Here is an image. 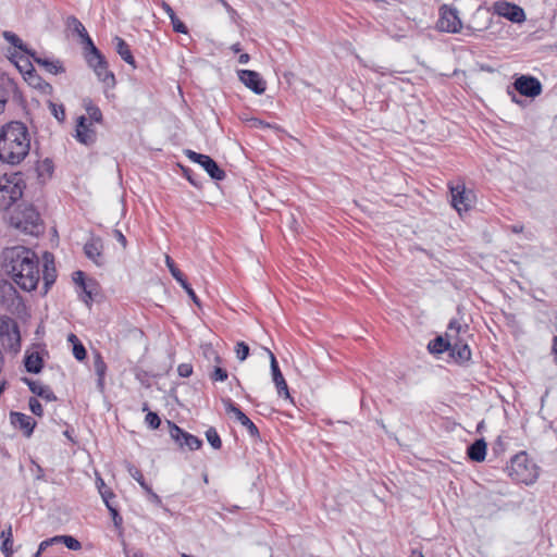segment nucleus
Returning <instances> with one entry per match:
<instances>
[{"instance_id": "nucleus-5", "label": "nucleus", "mask_w": 557, "mask_h": 557, "mask_svg": "<svg viewBox=\"0 0 557 557\" xmlns=\"http://www.w3.org/2000/svg\"><path fill=\"white\" fill-rule=\"evenodd\" d=\"M506 470L508 475L517 483H523L527 485L533 484L539 478V467L529 457L527 451H520L516 454Z\"/></svg>"}, {"instance_id": "nucleus-41", "label": "nucleus", "mask_w": 557, "mask_h": 557, "mask_svg": "<svg viewBox=\"0 0 557 557\" xmlns=\"http://www.w3.org/2000/svg\"><path fill=\"white\" fill-rule=\"evenodd\" d=\"M206 438L209 442V444L212 446V448L220 449L222 447V440H221L215 428L210 426L206 431Z\"/></svg>"}, {"instance_id": "nucleus-60", "label": "nucleus", "mask_w": 557, "mask_h": 557, "mask_svg": "<svg viewBox=\"0 0 557 557\" xmlns=\"http://www.w3.org/2000/svg\"><path fill=\"white\" fill-rule=\"evenodd\" d=\"M185 153H186L187 158H188L190 161H193V162H195V163H198V164L201 162V160H202V159H203V157L206 156V154L198 153V152L193 151V150H189V149H188V150H186V152H185Z\"/></svg>"}, {"instance_id": "nucleus-55", "label": "nucleus", "mask_w": 557, "mask_h": 557, "mask_svg": "<svg viewBox=\"0 0 557 557\" xmlns=\"http://www.w3.org/2000/svg\"><path fill=\"white\" fill-rule=\"evenodd\" d=\"M53 545H59L58 535L42 541L39 544V553L46 552L49 547H52Z\"/></svg>"}, {"instance_id": "nucleus-61", "label": "nucleus", "mask_w": 557, "mask_h": 557, "mask_svg": "<svg viewBox=\"0 0 557 557\" xmlns=\"http://www.w3.org/2000/svg\"><path fill=\"white\" fill-rule=\"evenodd\" d=\"M160 7L163 9V11L168 14L169 18L176 15L175 11L172 9V7L164 0L160 1Z\"/></svg>"}, {"instance_id": "nucleus-21", "label": "nucleus", "mask_w": 557, "mask_h": 557, "mask_svg": "<svg viewBox=\"0 0 557 557\" xmlns=\"http://www.w3.org/2000/svg\"><path fill=\"white\" fill-rule=\"evenodd\" d=\"M44 270H42V280H44V294H47L51 286L54 284L57 280V270L54 267V256L49 251H45L44 256Z\"/></svg>"}, {"instance_id": "nucleus-57", "label": "nucleus", "mask_w": 557, "mask_h": 557, "mask_svg": "<svg viewBox=\"0 0 557 557\" xmlns=\"http://www.w3.org/2000/svg\"><path fill=\"white\" fill-rule=\"evenodd\" d=\"M73 280L78 287L88 283V281L85 277V273L81 270L74 272Z\"/></svg>"}, {"instance_id": "nucleus-12", "label": "nucleus", "mask_w": 557, "mask_h": 557, "mask_svg": "<svg viewBox=\"0 0 557 557\" xmlns=\"http://www.w3.org/2000/svg\"><path fill=\"white\" fill-rule=\"evenodd\" d=\"M440 32L456 34L462 28L461 20L456 8L444 4L440 9V17L436 23Z\"/></svg>"}, {"instance_id": "nucleus-20", "label": "nucleus", "mask_w": 557, "mask_h": 557, "mask_svg": "<svg viewBox=\"0 0 557 557\" xmlns=\"http://www.w3.org/2000/svg\"><path fill=\"white\" fill-rule=\"evenodd\" d=\"M269 356H270V368H271V374L272 380L275 384V387L277 389V394L284 398H290V394L288 391V385L281 372V369L278 367V362L274 356V354L268 349Z\"/></svg>"}, {"instance_id": "nucleus-38", "label": "nucleus", "mask_w": 557, "mask_h": 557, "mask_svg": "<svg viewBox=\"0 0 557 557\" xmlns=\"http://www.w3.org/2000/svg\"><path fill=\"white\" fill-rule=\"evenodd\" d=\"M126 470L128 474L141 486L143 490L147 488L149 484L146 482L141 471L134 466L133 463L128 462L126 465Z\"/></svg>"}, {"instance_id": "nucleus-23", "label": "nucleus", "mask_w": 557, "mask_h": 557, "mask_svg": "<svg viewBox=\"0 0 557 557\" xmlns=\"http://www.w3.org/2000/svg\"><path fill=\"white\" fill-rule=\"evenodd\" d=\"M10 421L15 429L23 431L26 437L33 434L36 426V421L32 417L17 411H11Z\"/></svg>"}, {"instance_id": "nucleus-35", "label": "nucleus", "mask_w": 557, "mask_h": 557, "mask_svg": "<svg viewBox=\"0 0 557 557\" xmlns=\"http://www.w3.org/2000/svg\"><path fill=\"white\" fill-rule=\"evenodd\" d=\"M4 39L10 42L12 46L23 51L27 55L30 57V53H34L33 49H29L26 44L14 33L5 30L3 32Z\"/></svg>"}, {"instance_id": "nucleus-45", "label": "nucleus", "mask_w": 557, "mask_h": 557, "mask_svg": "<svg viewBox=\"0 0 557 557\" xmlns=\"http://www.w3.org/2000/svg\"><path fill=\"white\" fill-rule=\"evenodd\" d=\"M249 351V346L245 342H238L235 346L236 357L240 362L248 358Z\"/></svg>"}, {"instance_id": "nucleus-25", "label": "nucleus", "mask_w": 557, "mask_h": 557, "mask_svg": "<svg viewBox=\"0 0 557 557\" xmlns=\"http://www.w3.org/2000/svg\"><path fill=\"white\" fill-rule=\"evenodd\" d=\"M20 299L18 293L15 286L7 281H0V305L10 308L15 305V301Z\"/></svg>"}, {"instance_id": "nucleus-27", "label": "nucleus", "mask_w": 557, "mask_h": 557, "mask_svg": "<svg viewBox=\"0 0 557 557\" xmlns=\"http://www.w3.org/2000/svg\"><path fill=\"white\" fill-rule=\"evenodd\" d=\"M30 58L35 63H37L40 66H44L45 70L50 74L57 75L65 72V67L63 66L60 60H49L46 58H41L37 55L36 51H34V53H30Z\"/></svg>"}, {"instance_id": "nucleus-56", "label": "nucleus", "mask_w": 557, "mask_h": 557, "mask_svg": "<svg viewBox=\"0 0 557 557\" xmlns=\"http://www.w3.org/2000/svg\"><path fill=\"white\" fill-rule=\"evenodd\" d=\"M177 372L182 377H189L193 374V366L190 363H181L177 367Z\"/></svg>"}, {"instance_id": "nucleus-29", "label": "nucleus", "mask_w": 557, "mask_h": 557, "mask_svg": "<svg viewBox=\"0 0 557 557\" xmlns=\"http://www.w3.org/2000/svg\"><path fill=\"white\" fill-rule=\"evenodd\" d=\"M113 41L115 44V50H116L117 54L122 58V60L124 62H126L127 64H129L131 66H133V69H136L137 67L136 61L131 51L128 44L123 38H121L119 36H115Z\"/></svg>"}, {"instance_id": "nucleus-53", "label": "nucleus", "mask_w": 557, "mask_h": 557, "mask_svg": "<svg viewBox=\"0 0 557 557\" xmlns=\"http://www.w3.org/2000/svg\"><path fill=\"white\" fill-rule=\"evenodd\" d=\"M144 491L147 493L148 500L150 503L154 504L158 507H163L161 497L152 491L151 485L147 486V488H145Z\"/></svg>"}, {"instance_id": "nucleus-8", "label": "nucleus", "mask_w": 557, "mask_h": 557, "mask_svg": "<svg viewBox=\"0 0 557 557\" xmlns=\"http://www.w3.org/2000/svg\"><path fill=\"white\" fill-rule=\"evenodd\" d=\"M87 65L94 71L97 78L104 85L106 88H114L116 85L115 75L109 70V63L103 53L96 48L95 51L86 52L83 54Z\"/></svg>"}, {"instance_id": "nucleus-28", "label": "nucleus", "mask_w": 557, "mask_h": 557, "mask_svg": "<svg viewBox=\"0 0 557 557\" xmlns=\"http://www.w3.org/2000/svg\"><path fill=\"white\" fill-rule=\"evenodd\" d=\"M199 165H201L208 175L214 181H222L226 176L225 172L210 156L206 154Z\"/></svg>"}, {"instance_id": "nucleus-46", "label": "nucleus", "mask_w": 557, "mask_h": 557, "mask_svg": "<svg viewBox=\"0 0 557 557\" xmlns=\"http://www.w3.org/2000/svg\"><path fill=\"white\" fill-rule=\"evenodd\" d=\"M49 108L52 115L59 121L64 122L65 120V109L63 104H57L54 102H49Z\"/></svg>"}, {"instance_id": "nucleus-4", "label": "nucleus", "mask_w": 557, "mask_h": 557, "mask_svg": "<svg viewBox=\"0 0 557 557\" xmlns=\"http://www.w3.org/2000/svg\"><path fill=\"white\" fill-rule=\"evenodd\" d=\"M30 149L27 126L20 121H11L0 127V161L10 165L20 164Z\"/></svg>"}, {"instance_id": "nucleus-34", "label": "nucleus", "mask_w": 557, "mask_h": 557, "mask_svg": "<svg viewBox=\"0 0 557 557\" xmlns=\"http://www.w3.org/2000/svg\"><path fill=\"white\" fill-rule=\"evenodd\" d=\"M97 285L96 281L90 278L88 280V283L78 287V297L79 299L85 302L87 306H90L94 301V288Z\"/></svg>"}, {"instance_id": "nucleus-50", "label": "nucleus", "mask_w": 557, "mask_h": 557, "mask_svg": "<svg viewBox=\"0 0 557 557\" xmlns=\"http://www.w3.org/2000/svg\"><path fill=\"white\" fill-rule=\"evenodd\" d=\"M227 377H228L227 371L221 367H215L210 374V379L213 382H218V381L224 382L227 380Z\"/></svg>"}, {"instance_id": "nucleus-3", "label": "nucleus", "mask_w": 557, "mask_h": 557, "mask_svg": "<svg viewBox=\"0 0 557 557\" xmlns=\"http://www.w3.org/2000/svg\"><path fill=\"white\" fill-rule=\"evenodd\" d=\"M3 269L23 290L37 288L40 280L39 259L29 248L14 246L3 251Z\"/></svg>"}, {"instance_id": "nucleus-37", "label": "nucleus", "mask_w": 557, "mask_h": 557, "mask_svg": "<svg viewBox=\"0 0 557 557\" xmlns=\"http://www.w3.org/2000/svg\"><path fill=\"white\" fill-rule=\"evenodd\" d=\"M32 393L46 401H55L58 399L49 386H44L39 382H37V385Z\"/></svg>"}, {"instance_id": "nucleus-9", "label": "nucleus", "mask_w": 557, "mask_h": 557, "mask_svg": "<svg viewBox=\"0 0 557 557\" xmlns=\"http://www.w3.org/2000/svg\"><path fill=\"white\" fill-rule=\"evenodd\" d=\"M24 183L18 174L0 177V210H8L23 196Z\"/></svg>"}, {"instance_id": "nucleus-14", "label": "nucleus", "mask_w": 557, "mask_h": 557, "mask_svg": "<svg viewBox=\"0 0 557 557\" xmlns=\"http://www.w3.org/2000/svg\"><path fill=\"white\" fill-rule=\"evenodd\" d=\"M493 12L498 16L505 17L512 23H523L527 18L524 10L512 2L508 1H496L493 3Z\"/></svg>"}, {"instance_id": "nucleus-11", "label": "nucleus", "mask_w": 557, "mask_h": 557, "mask_svg": "<svg viewBox=\"0 0 557 557\" xmlns=\"http://www.w3.org/2000/svg\"><path fill=\"white\" fill-rule=\"evenodd\" d=\"M0 342L9 350L18 351L21 347V336L17 323L10 317L0 318Z\"/></svg>"}, {"instance_id": "nucleus-42", "label": "nucleus", "mask_w": 557, "mask_h": 557, "mask_svg": "<svg viewBox=\"0 0 557 557\" xmlns=\"http://www.w3.org/2000/svg\"><path fill=\"white\" fill-rule=\"evenodd\" d=\"M240 424L246 428L249 436L253 440V441H259L261 437H260V432H259V429L258 426L248 418L246 417L242 422Z\"/></svg>"}, {"instance_id": "nucleus-6", "label": "nucleus", "mask_w": 557, "mask_h": 557, "mask_svg": "<svg viewBox=\"0 0 557 557\" xmlns=\"http://www.w3.org/2000/svg\"><path fill=\"white\" fill-rule=\"evenodd\" d=\"M10 225L30 235L41 232L40 215L30 203H21L14 209L10 215Z\"/></svg>"}, {"instance_id": "nucleus-24", "label": "nucleus", "mask_w": 557, "mask_h": 557, "mask_svg": "<svg viewBox=\"0 0 557 557\" xmlns=\"http://www.w3.org/2000/svg\"><path fill=\"white\" fill-rule=\"evenodd\" d=\"M454 332L446 331L445 335H438L428 344V350L432 355H442L450 351Z\"/></svg>"}, {"instance_id": "nucleus-10", "label": "nucleus", "mask_w": 557, "mask_h": 557, "mask_svg": "<svg viewBox=\"0 0 557 557\" xmlns=\"http://www.w3.org/2000/svg\"><path fill=\"white\" fill-rule=\"evenodd\" d=\"M450 203L453 208L461 215L463 212L470 211L476 200V196L472 189H468L463 183L449 185Z\"/></svg>"}, {"instance_id": "nucleus-33", "label": "nucleus", "mask_w": 557, "mask_h": 557, "mask_svg": "<svg viewBox=\"0 0 557 557\" xmlns=\"http://www.w3.org/2000/svg\"><path fill=\"white\" fill-rule=\"evenodd\" d=\"M94 368H95V372L98 376L97 385L99 388L102 389L104 386V376H106V372H107V364L99 352H97L95 355Z\"/></svg>"}, {"instance_id": "nucleus-1", "label": "nucleus", "mask_w": 557, "mask_h": 557, "mask_svg": "<svg viewBox=\"0 0 557 557\" xmlns=\"http://www.w3.org/2000/svg\"><path fill=\"white\" fill-rule=\"evenodd\" d=\"M3 269L23 290L37 288L40 280L39 259L29 248L14 246L3 251Z\"/></svg>"}, {"instance_id": "nucleus-54", "label": "nucleus", "mask_w": 557, "mask_h": 557, "mask_svg": "<svg viewBox=\"0 0 557 557\" xmlns=\"http://www.w3.org/2000/svg\"><path fill=\"white\" fill-rule=\"evenodd\" d=\"M13 539L5 537L1 544V552L5 557H12L13 555Z\"/></svg>"}, {"instance_id": "nucleus-15", "label": "nucleus", "mask_w": 557, "mask_h": 557, "mask_svg": "<svg viewBox=\"0 0 557 557\" xmlns=\"http://www.w3.org/2000/svg\"><path fill=\"white\" fill-rule=\"evenodd\" d=\"M65 25L69 30H71L73 34H76L81 38L83 54L86 52L95 51L97 48L96 45L94 44L83 23L76 16H67L65 20Z\"/></svg>"}, {"instance_id": "nucleus-51", "label": "nucleus", "mask_w": 557, "mask_h": 557, "mask_svg": "<svg viewBox=\"0 0 557 557\" xmlns=\"http://www.w3.org/2000/svg\"><path fill=\"white\" fill-rule=\"evenodd\" d=\"M28 406L30 411L37 416L42 417L44 416V408L40 401L36 397H30L28 400Z\"/></svg>"}, {"instance_id": "nucleus-49", "label": "nucleus", "mask_w": 557, "mask_h": 557, "mask_svg": "<svg viewBox=\"0 0 557 557\" xmlns=\"http://www.w3.org/2000/svg\"><path fill=\"white\" fill-rule=\"evenodd\" d=\"M110 515L114 527L119 530L120 534L123 532V518L119 512L117 507H110Z\"/></svg>"}, {"instance_id": "nucleus-2", "label": "nucleus", "mask_w": 557, "mask_h": 557, "mask_svg": "<svg viewBox=\"0 0 557 557\" xmlns=\"http://www.w3.org/2000/svg\"><path fill=\"white\" fill-rule=\"evenodd\" d=\"M3 269L23 290L37 288L40 280L39 259L29 248L14 246L3 251Z\"/></svg>"}, {"instance_id": "nucleus-47", "label": "nucleus", "mask_w": 557, "mask_h": 557, "mask_svg": "<svg viewBox=\"0 0 557 557\" xmlns=\"http://www.w3.org/2000/svg\"><path fill=\"white\" fill-rule=\"evenodd\" d=\"M145 422L151 430H157L161 424V419L157 412L148 411L145 418Z\"/></svg>"}, {"instance_id": "nucleus-58", "label": "nucleus", "mask_w": 557, "mask_h": 557, "mask_svg": "<svg viewBox=\"0 0 557 557\" xmlns=\"http://www.w3.org/2000/svg\"><path fill=\"white\" fill-rule=\"evenodd\" d=\"M183 172H184V176L188 180V182L196 186V187H199L200 186V183L196 180L195 177V174H194V171L188 169V168H183Z\"/></svg>"}, {"instance_id": "nucleus-22", "label": "nucleus", "mask_w": 557, "mask_h": 557, "mask_svg": "<svg viewBox=\"0 0 557 557\" xmlns=\"http://www.w3.org/2000/svg\"><path fill=\"white\" fill-rule=\"evenodd\" d=\"M75 138L84 145H92L96 141V131L91 128V124L87 122L84 115L77 119Z\"/></svg>"}, {"instance_id": "nucleus-7", "label": "nucleus", "mask_w": 557, "mask_h": 557, "mask_svg": "<svg viewBox=\"0 0 557 557\" xmlns=\"http://www.w3.org/2000/svg\"><path fill=\"white\" fill-rule=\"evenodd\" d=\"M448 331L454 332L449 356L460 364L468 362L472 354L462 334L469 331V325L461 324L457 319H451L448 323Z\"/></svg>"}, {"instance_id": "nucleus-64", "label": "nucleus", "mask_w": 557, "mask_h": 557, "mask_svg": "<svg viewBox=\"0 0 557 557\" xmlns=\"http://www.w3.org/2000/svg\"><path fill=\"white\" fill-rule=\"evenodd\" d=\"M552 352L555 356V362L557 363V335L553 338Z\"/></svg>"}, {"instance_id": "nucleus-17", "label": "nucleus", "mask_w": 557, "mask_h": 557, "mask_svg": "<svg viewBox=\"0 0 557 557\" xmlns=\"http://www.w3.org/2000/svg\"><path fill=\"white\" fill-rule=\"evenodd\" d=\"M237 76L238 79L255 94H264L267 82L262 78L260 73L252 70H238Z\"/></svg>"}, {"instance_id": "nucleus-59", "label": "nucleus", "mask_w": 557, "mask_h": 557, "mask_svg": "<svg viewBox=\"0 0 557 557\" xmlns=\"http://www.w3.org/2000/svg\"><path fill=\"white\" fill-rule=\"evenodd\" d=\"M124 553H125L126 557H145L141 549L128 548L125 544H124Z\"/></svg>"}, {"instance_id": "nucleus-39", "label": "nucleus", "mask_w": 557, "mask_h": 557, "mask_svg": "<svg viewBox=\"0 0 557 557\" xmlns=\"http://www.w3.org/2000/svg\"><path fill=\"white\" fill-rule=\"evenodd\" d=\"M223 404L225 411L233 413L239 423L247 417L230 398L223 399Z\"/></svg>"}, {"instance_id": "nucleus-36", "label": "nucleus", "mask_w": 557, "mask_h": 557, "mask_svg": "<svg viewBox=\"0 0 557 557\" xmlns=\"http://www.w3.org/2000/svg\"><path fill=\"white\" fill-rule=\"evenodd\" d=\"M84 108L89 115V119L96 123H101L103 115L98 106H96L91 99L85 98L83 100Z\"/></svg>"}, {"instance_id": "nucleus-63", "label": "nucleus", "mask_w": 557, "mask_h": 557, "mask_svg": "<svg viewBox=\"0 0 557 557\" xmlns=\"http://www.w3.org/2000/svg\"><path fill=\"white\" fill-rule=\"evenodd\" d=\"M5 537L8 539H13V534H12V525L11 524H8L7 529H4L2 532H1V539L2 541L5 540Z\"/></svg>"}, {"instance_id": "nucleus-13", "label": "nucleus", "mask_w": 557, "mask_h": 557, "mask_svg": "<svg viewBox=\"0 0 557 557\" xmlns=\"http://www.w3.org/2000/svg\"><path fill=\"white\" fill-rule=\"evenodd\" d=\"M166 422L171 437L181 448L187 447L189 450H197L201 448L202 441L199 437L186 432L171 420H168Z\"/></svg>"}, {"instance_id": "nucleus-44", "label": "nucleus", "mask_w": 557, "mask_h": 557, "mask_svg": "<svg viewBox=\"0 0 557 557\" xmlns=\"http://www.w3.org/2000/svg\"><path fill=\"white\" fill-rule=\"evenodd\" d=\"M97 488L102 497L103 500H107V498H114L115 495L112 492L110 487H108L101 476H98L96 480Z\"/></svg>"}, {"instance_id": "nucleus-32", "label": "nucleus", "mask_w": 557, "mask_h": 557, "mask_svg": "<svg viewBox=\"0 0 557 557\" xmlns=\"http://www.w3.org/2000/svg\"><path fill=\"white\" fill-rule=\"evenodd\" d=\"M30 66L29 70L25 72V81L28 82V84L35 88L39 89H46L51 88V85L47 82H45L36 72V70L32 66L30 63H28Z\"/></svg>"}, {"instance_id": "nucleus-18", "label": "nucleus", "mask_w": 557, "mask_h": 557, "mask_svg": "<svg viewBox=\"0 0 557 557\" xmlns=\"http://www.w3.org/2000/svg\"><path fill=\"white\" fill-rule=\"evenodd\" d=\"M103 240L100 236L91 235L84 245V253L86 258L92 261L96 265L102 267L106 262L103 257Z\"/></svg>"}, {"instance_id": "nucleus-40", "label": "nucleus", "mask_w": 557, "mask_h": 557, "mask_svg": "<svg viewBox=\"0 0 557 557\" xmlns=\"http://www.w3.org/2000/svg\"><path fill=\"white\" fill-rule=\"evenodd\" d=\"M223 404L225 411L233 413L239 423L247 417L230 398L223 399Z\"/></svg>"}, {"instance_id": "nucleus-26", "label": "nucleus", "mask_w": 557, "mask_h": 557, "mask_svg": "<svg viewBox=\"0 0 557 557\" xmlns=\"http://www.w3.org/2000/svg\"><path fill=\"white\" fill-rule=\"evenodd\" d=\"M486 442L484 438H478L467 448V456L474 462H482L486 457Z\"/></svg>"}, {"instance_id": "nucleus-16", "label": "nucleus", "mask_w": 557, "mask_h": 557, "mask_svg": "<svg viewBox=\"0 0 557 557\" xmlns=\"http://www.w3.org/2000/svg\"><path fill=\"white\" fill-rule=\"evenodd\" d=\"M515 89L522 96L535 98L542 92L541 82L531 75H521L513 82Z\"/></svg>"}, {"instance_id": "nucleus-43", "label": "nucleus", "mask_w": 557, "mask_h": 557, "mask_svg": "<svg viewBox=\"0 0 557 557\" xmlns=\"http://www.w3.org/2000/svg\"><path fill=\"white\" fill-rule=\"evenodd\" d=\"M59 545L64 544L69 549L77 550L82 547L81 542L71 535H58Z\"/></svg>"}, {"instance_id": "nucleus-62", "label": "nucleus", "mask_w": 557, "mask_h": 557, "mask_svg": "<svg viewBox=\"0 0 557 557\" xmlns=\"http://www.w3.org/2000/svg\"><path fill=\"white\" fill-rule=\"evenodd\" d=\"M113 234H114L115 239L123 246V248H126L127 239L123 235V233L120 230H114Z\"/></svg>"}, {"instance_id": "nucleus-48", "label": "nucleus", "mask_w": 557, "mask_h": 557, "mask_svg": "<svg viewBox=\"0 0 557 557\" xmlns=\"http://www.w3.org/2000/svg\"><path fill=\"white\" fill-rule=\"evenodd\" d=\"M73 356L78 361H83V360L86 359L87 350H86L85 346L83 345V343L81 341H77V343H74Z\"/></svg>"}, {"instance_id": "nucleus-31", "label": "nucleus", "mask_w": 557, "mask_h": 557, "mask_svg": "<svg viewBox=\"0 0 557 557\" xmlns=\"http://www.w3.org/2000/svg\"><path fill=\"white\" fill-rule=\"evenodd\" d=\"M24 364L27 372L38 374L44 368V360L39 352L35 351L25 356Z\"/></svg>"}, {"instance_id": "nucleus-30", "label": "nucleus", "mask_w": 557, "mask_h": 557, "mask_svg": "<svg viewBox=\"0 0 557 557\" xmlns=\"http://www.w3.org/2000/svg\"><path fill=\"white\" fill-rule=\"evenodd\" d=\"M14 81L7 78L0 81V114L5 110V106L10 99L11 91L15 90Z\"/></svg>"}, {"instance_id": "nucleus-19", "label": "nucleus", "mask_w": 557, "mask_h": 557, "mask_svg": "<svg viewBox=\"0 0 557 557\" xmlns=\"http://www.w3.org/2000/svg\"><path fill=\"white\" fill-rule=\"evenodd\" d=\"M166 265L172 274V276L176 280V282L182 286V288L187 293L189 298L193 300V302L201 307L200 299L196 295L195 290L193 289L191 285L188 283L186 276L184 273L175 265L174 261L168 256L166 257Z\"/></svg>"}, {"instance_id": "nucleus-52", "label": "nucleus", "mask_w": 557, "mask_h": 557, "mask_svg": "<svg viewBox=\"0 0 557 557\" xmlns=\"http://www.w3.org/2000/svg\"><path fill=\"white\" fill-rule=\"evenodd\" d=\"M170 20H171L173 30L175 33L187 34V32H188L187 26L177 17V15H174Z\"/></svg>"}]
</instances>
